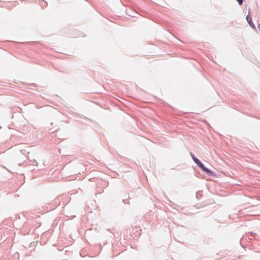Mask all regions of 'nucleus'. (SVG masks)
<instances>
[{
	"label": "nucleus",
	"mask_w": 260,
	"mask_h": 260,
	"mask_svg": "<svg viewBox=\"0 0 260 260\" xmlns=\"http://www.w3.org/2000/svg\"><path fill=\"white\" fill-rule=\"evenodd\" d=\"M199 168L205 173H206L209 176L215 177L216 174L215 172L212 171L207 167H206L203 164H202Z\"/></svg>",
	"instance_id": "obj_1"
},
{
	"label": "nucleus",
	"mask_w": 260,
	"mask_h": 260,
	"mask_svg": "<svg viewBox=\"0 0 260 260\" xmlns=\"http://www.w3.org/2000/svg\"><path fill=\"white\" fill-rule=\"evenodd\" d=\"M246 19L248 23L249 24V26L252 28H253V29L255 30L256 29V27H255L254 24L253 23V22L252 21L251 17L250 16H249V15L248 14L246 16Z\"/></svg>",
	"instance_id": "obj_2"
},
{
	"label": "nucleus",
	"mask_w": 260,
	"mask_h": 260,
	"mask_svg": "<svg viewBox=\"0 0 260 260\" xmlns=\"http://www.w3.org/2000/svg\"><path fill=\"white\" fill-rule=\"evenodd\" d=\"M190 154L193 160L194 161V162L199 167L203 163L200 161V159H199L197 157H196L192 152H190Z\"/></svg>",
	"instance_id": "obj_3"
},
{
	"label": "nucleus",
	"mask_w": 260,
	"mask_h": 260,
	"mask_svg": "<svg viewBox=\"0 0 260 260\" xmlns=\"http://www.w3.org/2000/svg\"><path fill=\"white\" fill-rule=\"evenodd\" d=\"M108 230L110 231L115 236V237H118V236H119L118 233L116 234V231L115 229H108Z\"/></svg>",
	"instance_id": "obj_4"
},
{
	"label": "nucleus",
	"mask_w": 260,
	"mask_h": 260,
	"mask_svg": "<svg viewBox=\"0 0 260 260\" xmlns=\"http://www.w3.org/2000/svg\"><path fill=\"white\" fill-rule=\"evenodd\" d=\"M236 1L238 3L239 5L241 6L243 4L244 0H236Z\"/></svg>",
	"instance_id": "obj_5"
},
{
	"label": "nucleus",
	"mask_w": 260,
	"mask_h": 260,
	"mask_svg": "<svg viewBox=\"0 0 260 260\" xmlns=\"http://www.w3.org/2000/svg\"><path fill=\"white\" fill-rule=\"evenodd\" d=\"M257 28L260 31V24H258L257 25Z\"/></svg>",
	"instance_id": "obj_6"
},
{
	"label": "nucleus",
	"mask_w": 260,
	"mask_h": 260,
	"mask_svg": "<svg viewBox=\"0 0 260 260\" xmlns=\"http://www.w3.org/2000/svg\"><path fill=\"white\" fill-rule=\"evenodd\" d=\"M60 204H59L58 205H56V206H55L54 207H53V209H55L57 206H58V205H59Z\"/></svg>",
	"instance_id": "obj_7"
},
{
	"label": "nucleus",
	"mask_w": 260,
	"mask_h": 260,
	"mask_svg": "<svg viewBox=\"0 0 260 260\" xmlns=\"http://www.w3.org/2000/svg\"><path fill=\"white\" fill-rule=\"evenodd\" d=\"M33 86H36L35 83L32 84Z\"/></svg>",
	"instance_id": "obj_8"
}]
</instances>
